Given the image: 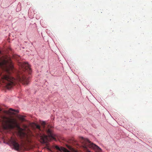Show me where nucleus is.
<instances>
[{"label": "nucleus", "mask_w": 152, "mask_h": 152, "mask_svg": "<svg viewBox=\"0 0 152 152\" xmlns=\"http://www.w3.org/2000/svg\"><path fill=\"white\" fill-rule=\"evenodd\" d=\"M16 80L27 85L29 78L15 69L10 58L6 55L2 56L0 51V82L4 83L6 88H12Z\"/></svg>", "instance_id": "nucleus-1"}, {"label": "nucleus", "mask_w": 152, "mask_h": 152, "mask_svg": "<svg viewBox=\"0 0 152 152\" xmlns=\"http://www.w3.org/2000/svg\"><path fill=\"white\" fill-rule=\"evenodd\" d=\"M41 125V128L39 125L36 123H33L31 124V126L35 131L37 136L40 137L41 142L45 144L52 139L56 140L57 136L53 132L51 129L53 126L48 125L47 128L45 129L46 125L45 122H42Z\"/></svg>", "instance_id": "nucleus-2"}, {"label": "nucleus", "mask_w": 152, "mask_h": 152, "mask_svg": "<svg viewBox=\"0 0 152 152\" xmlns=\"http://www.w3.org/2000/svg\"><path fill=\"white\" fill-rule=\"evenodd\" d=\"M7 122L2 125L3 128L4 129H10L16 127L18 129L19 133L20 136H24L25 134V133L23 132V131L24 130H26L27 128V126L23 125V126L24 129H23L20 127L19 124L15 119L11 117L7 118Z\"/></svg>", "instance_id": "nucleus-3"}, {"label": "nucleus", "mask_w": 152, "mask_h": 152, "mask_svg": "<svg viewBox=\"0 0 152 152\" xmlns=\"http://www.w3.org/2000/svg\"><path fill=\"white\" fill-rule=\"evenodd\" d=\"M83 149L85 152H91L88 148H91L96 152H101L102 149L98 146L89 141L88 139L85 140L83 142Z\"/></svg>", "instance_id": "nucleus-4"}, {"label": "nucleus", "mask_w": 152, "mask_h": 152, "mask_svg": "<svg viewBox=\"0 0 152 152\" xmlns=\"http://www.w3.org/2000/svg\"><path fill=\"white\" fill-rule=\"evenodd\" d=\"M8 143L16 151H18L20 149V146L18 142L17 139L15 137H11L8 141Z\"/></svg>", "instance_id": "nucleus-5"}, {"label": "nucleus", "mask_w": 152, "mask_h": 152, "mask_svg": "<svg viewBox=\"0 0 152 152\" xmlns=\"http://www.w3.org/2000/svg\"><path fill=\"white\" fill-rule=\"evenodd\" d=\"M21 67L23 71H27L29 74H30L31 72V69L28 63L27 62H25L21 64Z\"/></svg>", "instance_id": "nucleus-6"}, {"label": "nucleus", "mask_w": 152, "mask_h": 152, "mask_svg": "<svg viewBox=\"0 0 152 152\" xmlns=\"http://www.w3.org/2000/svg\"><path fill=\"white\" fill-rule=\"evenodd\" d=\"M19 113V110H15L12 108H10L8 110H5L4 112L7 115L11 116L12 115L15 114L14 112Z\"/></svg>", "instance_id": "nucleus-7"}, {"label": "nucleus", "mask_w": 152, "mask_h": 152, "mask_svg": "<svg viewBox=\"0 0 152 152\" xmlns=\"http://www.w3.org/2000/svg\"><path fill=\"white\" fill-rule=\"evenodd\" d=\"M25 117V116L19 115H18V118L22 122H23L26 121L25 119L24 118Z\"/></svg>", "instance_id": "nucleus-8"}, {"label": "nucleus", "mask_w": 152, "mask_h": 152, "mask_svg": "<svg viewBox=\"0 0 152 152\" xmlns=\"http://www.w3.org/2000/svg\"><path fill=\"white\" fill-rule=\"evenodd\" d=\"M68 148L70 149H72V148L70 147H69Z\"/></svg>", "instance_id": "nucleus-9"}, {"label": "nucleus", "mask_w": 152, "mask_h": 152, "mask_svg": "<svg viewBox=\"0 0 152 152\" xmlns=\"http://www.w3.org/2000/svg\"><path fill=\"white\" fill-rule=\"evenodd\" d=\"M1 109H0V111H1Z\"/></svg>", "instance_id": "nucleus-10"}]
</instances>
